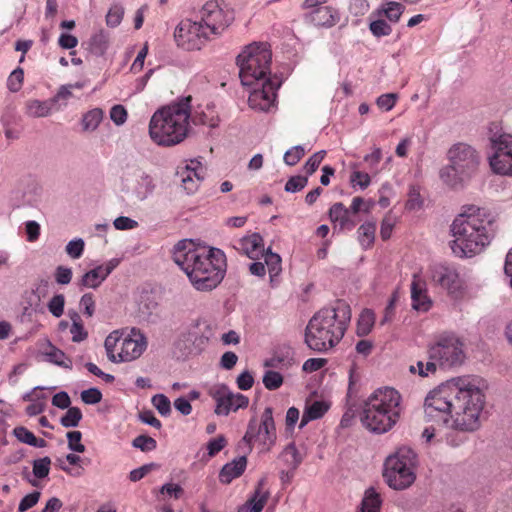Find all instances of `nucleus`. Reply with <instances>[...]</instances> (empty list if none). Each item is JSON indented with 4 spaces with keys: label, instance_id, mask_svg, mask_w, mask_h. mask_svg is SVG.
I'll return each mask as SVG.
<instances>
[{
    "label": "nucleus",
    "instance_id": "40",
    "mask_svg": "<svg viewBox=\"0 0 512 512\" xmlns=\"http://www.w3.org/2000/svg\"><path fill=\"white\" fill-rule=\"evenodd\" d=\"M263 255L265 258V265L268 268L271 278L277 276L282 270L280 256L271 251H267L265 254L263 253Z\"/></svg>",
    "mask_w": 512,
    "mask_h": 512
},
{
    "label": "nucleus",
    "instance_id": "8",
    "mask_svg": "<svg viewBox=\"0 0 512 512\" xmlns=\"http://www.w3.org/2000/svg\"><path fill=\"white\" fill-rule=\"evenodd\" d=\"M271 51L266 44H251L247 46L237 57L239 76L245 86L257 85L270 75Z\"/></svg>",
    "mask_w": 512,
    "mask_h": 512
},
{
    "label": "nucleus",
    "instance_id": "52",
    "mask_svg": "<svg viewBox=\"0 0 512 512\" xmlns=\"http://www.w3.org/2000/svg\"><path fill=\"white\" fill-rule=\"evenodd\" d=\"M133 446L141 451H152L157 447V442L154 438L147 435H139L133 440Z\"/></svg>",
    "mask_w": 512,
    "mask_h": 512
},
{
    "label": "nucleus",
    "instance_id": "1",
    "mask_svg": "<svg viewBox=\"0 0 512 512\" xmlns=\"http://www.w3.org/2000/svg\"><path fill=\"white\" fill-rule=\"evenodd\" d=\"M485 395L475 378H453L430 391L424 401L427 422L441 423L458 432H473L480 426Z\"/></svg>",
    "mask_w": 512,
    "mask_h": 512
},
{
    "label": "nucleus",
    "instance_id": "48",
    "mask_svg": "<svg viewBox=\"0 0 512 512\" xmlns=\"http://www.w3.org/2000/svg\"><path fill=\"white\" fill-rule=\"evenodd\" d=\"M79 306L86 317H92L96 309L94 294L85 293L80 299Z\"/></svg>",
    "mask_w": 512,
    "mask_h": 512
},
{
    "label": "nucleus",
    "instance_id": "32",
    "mask_svg": "<svg viewBox=\"0 0 512 512\" xmlns=\"http://www.w3.org/2000/svg\"><path fill=\"white\" fill-rule=\"evenodd\" d=\"M295 364L294 353L291 349L276 353L265 362V366L278 369H288Z\"/></svg>",
    "mask_w": 512,
    "mask_h": 512
},
{
    "label": "nucleus",
    "instance_id": "61",
    "mask_svg": "<svg viewBox=\"0 0 512 512\" xmlns=\"http://www.w3.org/2000/svg\"><path fill=\"white\" fill-rule=\"evenodd\" d=\"M81 399L86 404H96L102 399V393L97 388H90L82 391Z\"/></svg>",
    "mask_w": 512,
    "mask_h": 512
},
{
    "label": "nucleus",
    "instance_id": "13",
    "mask_svg": "<svg viewBox=\"0 0 512 512\" xmlns=\"http://www.w3.org/2000/svg\"><path fill=\"white\" fill-rule=\"evenodd\" d=\"M203 26L211 36L221 35L233 22V11L217 0L206 2L200 10Z\"/></svg>",
    "mask_w": 512,
    "mask_h": 512
},
{
    "label": "nucleus",
    "instance_id": "12",
    "mask_svg": "<svg viewBox=\"0 0 512 512\" xmlns=\"http://www.w3.org/2000/svg\"><path fill=\"white\" fill-rule=\"evenodd\" d=\"M276 440V428L273 419V409L266 407L258 422L255 418L249 421L243 441L251 445L259 443L264 449L269 450Z\"/></svg>",
    "mask_w": 512,
    "mask_h": 512
},
{
    "label": "nucleus",
    "instance_id": "6",
    "mask_svg": "<svg viewBox=\"0 0 512 512\" xmlns=\"http://www.w3.org/2000/svg\"><path fill=\"white\" fill-rule=\"evenodd\" d=\"M400 402L401 396L393 388L374 391L361 406L362 425L377 434L389 431L399 420Z\"/></svg>",
    "mask_w": 512,
    "mask_h": 512
},
{
    "label": "nucleus",
    "instance_id": "36",
    "mask_svg": "<svg viewBox=\"0 0 512 512\" xmlns=\"http://www.w3.org/2000/svg\"><path fill=\"white\" fill-rule=\"evenodd\" d=\"M103 119V111L100 108H94L83 115L82 126L85 131H94Z\"/></svg>",
    "mask_w": 512,
    "mask_h": 512
},
{
    "label": "nucleus",
    "instance_id": "46",
    "mask_svg": "<svg viewBox=\"0 0 512 512\" xmlns=\"http://www.w3.org/2000/svg\"><path fill=\"white\" fill-rule=\"evenodd\" d=\"M51 459L49 457H43L36 459L33 462V474L35 477L42 479L49 475Z\"/></svg>",
    "mask_w": 512,
    "mask_h": 512
},
{
    "label": "nucleus",
    "instance_id": "37",
    "mask_svg": "<svg viewBox=\"0 0 512 512\" xmlns=\"http://www.w3.org/2000/svg\"><path fill=\"white\" fill-rule=\"evenodd\" d=\"M281 457L292 471H295L302 462V457L293 443L285 447Z\"/></svg>",
    "mask_w": 512,
    "mask_h": 512
},
{
    "label": "nucleus",
    "instance_id": "30",
    "mask_svg": "<svg viewBox=\"0 0 512 512\" xmlns=\"http://www.w3.org/2000/svg\"><path fill=\"white\" fill-rule=\"evenodd\" d=\"M327 410L328 407L324 404V402L321 401H314L312 404L306 406L299 424V428H303L312 420L321 418Z\"/></svg>",
    "mask_w": 512,
    "mask_h": 512
},
{
    "label": "nucleus",
    "instance_id": "62",
    "mask_svg": "<svg viewBox=\"0 0 512 512\" xmlns=\"http://www.w3.org/2000/svg\"><path fill=\"white\" fill-rule=\"evenodd\" d=\"M326 363L327 360L323 358H310L304 362L302 369L307 373H312L323 368Z\"/></svg>",
    "mask_w": 512,
    "mask_h": 512
},
{
    "label": "nucleus",
    "instance_id": "11",
    "mask_svg": "<svg viewBox=\"0 0 512 512\" xmlns=\"http://www.w3.org/2000/svg\"><path fill=\"white\" fill-rule=\"evenodd\" d=\"M427 353L442 369L460 366L465 360L464 342L453 333L438 335L428 346Z\"/></svg>",
    "mask_w": 512,
    "mask_h": 512
},
{
    "label": "nucleus",
    "instance_id": "56",
    "mask_svg": "<svg viewBox=\"0 0 512 512\" xmlns=\"http://www.w3.org/2000/svg\"><path fill=\"white\" fill-rule=\"evenodd\" d=\"M68 447L70 450L83 453L85 446L81 443L82 433L80 431H70L67 433Z\"/></svg>",
    "mask_w": 512,
    "mask_h": 512
},
{
    "label": "nucleus",
    "instance_id": "4",
    "mask_svg": "<svg viewBox=\"0 0 512 512\" xmlns=\"http://www.w3.org/2000/svg\"><path fill=\"white\" fill-rule=\"evenodd\" d=\"M350 320V306L343 300H337L334 305L320 309L306 326V345L317 352L333 348L343 338Z\"/></svg>",
    "mask_w": 512,
    "mask_h": 512
},
{
    "label": "nucleus",
    "instance_id": "19",
    "mask_svg": "<svg viewBox=\"0 0 512 512\" xmlns=\"http://www.w3.org/2000/svg\"><path fill=\"white\" fill-rule=\"evenodd\" d=\"M205 175L206 168L197 159L190 160L184 167H179L176 173L182 187L188 194L197 191Z\"/></svg>",
    "mask_w": 512,
    "mask_h": 512
},
{
    "label": "nucleus",
    "instance_id": "39",
    "mask_svg": "<svg viewBox=\"0 0 512 512\" xmlns=\"http://www.w3.org/2000/svg\"><path fill=\"white\" fill-rule=\"evenodd\" d=\"M437 364L433 360H428L427 362L418 361L415 365H411L409 367V371L412 374H418L421 377H427L430 374H435L437 371Z\"/></svg>",
    "mask_w": 512,
    "mask_h": 512
},
{
    "label": "nucleus",
    "instance_id": "35",
    "mask_svg": "<svg viewBox=\"0 0 512 512\" xmlns=\"http://www.w3.org/2000/svg\"><path fill=\"white\" fill-rule=\"evenodd\" d=\"M51 112V106L46 101L30 100L26 103V114L30 117H46Z\"/></svg>",
    "mask_w": 512,
    "mask_h": 512
},
{
    "label": "nucleus",
    "instance_id": "29",
    "mask_svg": "<svg viewBox=\"0 0 512 512\" xmlns=\"http://www.w3.org/2000/svg\"><path fill=\"white\" fill-rule=\"evenodd\" d=\"M107 278V276L102 271L101 266H97L89 271H87L79 280V287L86 288H98Z\"/></svg>",
    "mask_w": 512,
    "mask_h": 512
},
{
    "label": "nucleus",
    "instance_id": "45",
    "mask_svg": "<svg viewBox=\"0 0 512 512\" xmlns=\"http://www.w3.org/2000/svg\"><path fill=\"white\" fill-rule=\"evenodd\" d=\"M24 81V71L22 68L18 67L11 72L7 79V88L11 92H18L23 85Z\"/></svg>",
    "mask_w": 512,
    "mask_h": 512
},
{
    "label": "nucleus",
    "instance_id": "41",
    "mask_svg": "<svg viewBox=\"0 0 512 512\" xmlns=\"http://www.w3.org/2000/svg\"><path fill=\"white\" fill-rule=\"evenodd\" d=\"M67 409V412L60 420L61 425L66 428L78 426L82 419L81 410L78 407H69Z\"/></svg>",
    "mask_w": 512,
    "mask_h": 512
},
{
    "label": "nucleus",
    "instance_id": "23",
    "mask_svg": "<svg viewBox=\"0 0 512 512\" xmlns=\"http://www.w3.org/2000/svg\"><path fill=\"white\" fill-rule=\"evenodd\" d=\"M329 217L342 230H352L356 226V221L352 219L350 210L341 202L335 203L330 207Z\"/></svg>",
    "mask_w": 512,
    "mask_h": 512
},
{
    "label": "nucleus",
    "instance_id": "2",
    "mask_svg": "<svg viewBox=\"0 0 512 512\" xmlns=\"http://www.w3.org/2000/svg\"><path fill=\"white\" fill-rule=\"evenodd\" d=\"M173 260L199 291L216 288L226 271V258L221 250L197 245L189 239L181 240L174 246Z\"/></svg>",
    "mask_w": 512,
    "mask_h": 512
},
{
    "label": "nucleus",
    "instance_id": "5",
    "mask_svg": "<svg viewBox=\"0 0 512 512\" xmlns=\"http://www.w3.org/2000/svg\"><path fill=\"white\" fill-rule=\"evenodd\" d=\"M191 97L158 109L151 117L149 135L160 146H173L182 142L188 133L191 115Z\"/></svg>",
    "mask_w": 512,
    "mask_h": 512
},
{
    "label": "nucleus",
    "instance_id": "7",
    "mask_svg": "<svg viewBox=\"0 0 512 512\" xmlns=\"http://www.w3.org/2000/svg\"><path fill=\"white\" fill-rule=\"evenodd\" d=\"M448 161L440 170V179L451 188L462 187L475 177L481 164L480 152L471 144L457 142L446 152Z\"/></svg>",
    "mask_w": 512,
    "mask_h": 512
},
{
    "label": "nucleus",
    "instance_id": "24",
    "mask_svg": "<svg viewBox=\"0 0 512 512\" xmlns=\"http://www.w3.org/2000/svg\"><path fill=\"white\" fill-rule=\"evenodd\" d=\"M190 118L195 125H205L210 128L217 127L220 122L214 104H207L204 108L199 107V110H196L193 115H190Z\"/></svg>",
    "mask_w": 512,
    "mask_h": 512
},
{
    "label": "nucleus",
    "instance_id": "15",
    "mask_svg": "<svg viewBox=\"0 0 512 512\" xmlns=\"http://www.w3.org/2000/svg\"><path fill=\"white\" fill-rule=\"evenodd\" d=\"M430 279L434 286H438L455 298H461L465 293V282L460 277L456 267L445 264H436L430 268Z\"/></svg>",
    "mask_w": 512,
    "mask_h": 512
},
{
    "label": "nucleus",
    "instance_id": "20",
    "mask_svg": "<svg viewBox=\"0 0 512 512\" xmlns=\"http://www.w3.org/2000/svg\"><path fill=\"white\" fill-rule=\"evenodd\" d=\"M304 18L315 26L326 28L335 26L340 20L337 9L327 5H323L311 13H305Z\"/></svg>",
    "mask_w": 512,
    "mask_h": 512
},
{
    "label": "nucleus",
    "instance_id": "42",
    "mask_svg": "<svg viewBox=\"0 0 512 512\" xmlns=\"http://www.w3.org/2000/svg\"><path fill=\"white\" fill-rule=\"evenodd\" d=\"M72 320H73V323L70 327V334L72 336V341L73 342H81V341L85 340L88 337V333L85 330V328L81 322L80 316L78 314H76L72 318Z\"/></svg>",
    "mask_w": 512,
    "mask_h": 512
},
{
    "label": "nucleus",
    "instance_id": "57",
    "mask_svg": "<svg viewBox=\"0 0 512 512\" xmlns=\"http://www.w3.org/2000/svg\"><path fill=\"white\" fill-rule=\"evenodd\" d=\"M40 496L41 493L38 491H34L24 496L19 503L18 511L26 512L30 508L34 507L38 503Z\"/></svg>",
    "mask_w": 512,
    "mask_h": 512
},
{
    "label": "nucleus",
    "instance_id": "63",
    "mask_svg": "<svg viewBox=\"0 0 512 512\" xmlns=\"http://www.w3.org/2000/svg\"><path fill=\"white\" fill-rule=\"evenodd\" d=\"M161 494H167L170 497H173L175 499H179L184 494L183 488L178 484L173 483H167L164 484L160 489Z\"/></svg>",
    "mask_w": 512,
    "mask_h": 512
},
{
    "label": "nucleus",
    "instance_id": "25",
    "mask_svg": "<svg viewBox=\"0 0 512 512\" xmlns=\"http://www.w3.org/2000/svg\"><path fill=\"white\" fill-rule=\"evenodd\" d=\"M247 459L241 456L223 466L219 473V480L221 483L229 484L233 479L241 476L246 468Z\"/></svg>",
    "mask_w": 512,
    "mask_h": 512
},
{
    "label": "nucleus",
    "instance_id": "22",
    "mask_svg": "<svg viewBox=\"0 0 512 512\" xmlns=\"http://www.w3.org/2000/svg\"><path fill=\"white\" fill-rule=\"evenodd\" d=\"M235 248L243 252L250 259H257L264 253L263 239L258 233L241 238L238 240Z\"/></svg>",
    "mask_w": 512,
    "mask_h": 512
},
{
    "label": "nucleus",
    "instance_id": "9",
    "mask_svg": "<svg viewBox=\"0 0 512 512\" xmlns=\"http://www.w3.org/2000/svg\"><path fill=\"white\" fill-rule=\"evenodd\" d=\"M417 455L409 447L403 446L387 457L384 463L383 476L389 487L403 490L411 486L415 479Z\"/></svg>",
    "mask_w": 512,
    "mask_h": 512
},
{
    "label": "nucleus",
    "instance_id": "34",
    "mask_svg": "<svg viewBox=\"0 0 512 512\" xmlns=\"http://www.w3.org/2000/svg\"><path fill=\"white\" fill-rule=\"evenodd\" d=\"M375 324V313L371 309H364L357 322V334L359 336L368 335Z\"/></svg>",
    "mask_w": 512,
    "mask_h": 512
},
{
    "label": "nucleus",
    "instance_id": "17",
    "mask_svg": "<svg viewBox=\"0 0 512 512\" xmlns=\"http://www.w3.org/2000/svg\"><path fill=\"white\" fill-rule=\"evenodd\" d=\"M259 84L261 87H255L250 92L248 103L254 110L268 112L276 105L280 83L277 80L268 79Z\"/></svg>",
    "mask_w": 512,
    "mask_h": 512
},
{
    "label": "nucleus",
    "instance_id": "28",
    "mask_svg": "<svg viewBox=\"0 0 512 512\" xmlns=\"http://www.w3.org/2000/svg\"><path fill=\"white\" fill-rule=\"evenodd\" d=\"M381 505V495L373 487H370L365 491L357 512H380Z\"/></svg>",
    "mask_w": 512,
    "mask_h": 512
},
{
    "label": "nucleus",
    "instance_id": "14",
    "mask_svg": "<svg viewBox=\"0 0 512 512\" xmlns=\"http://www.w3.org/2000/svg\"><path fill=\"white\" fill-rule=\"evenodd\" d=\"M490 143L493 149L489 158L492 171L499 175H512V134H494Z\"/></svg>",
    "mask_w": 512,
    "mask_h": 512
},
{
    "label": "nucleus",
    "instance_id": "16",
    "mask_svg": "<svg viewBox=\"0 0 512 512\" xmlns=\"http://www.w3.org/2000/svg\"><path fill=\"white\" fill-rule=\"evenodd\" d=\"M178 46L186 50H199L211 35L200 21L183 20L175 30Z\"/></svg>",
    "mask_w": 512,
    "mask_h": 512
},
{
    "label": "nucleus",
    "instance_id": "3",
    "mask_svg": "<svg viewBox=\"0 0 512 512\" xmlns=\"http://www.w3.org/2000/svg\"><path fill=\"white\" fill-rule=\"evenodd\" d=\"M497 231L498 222L493 213L485 208L469 207L452 222L451 249L457 257H474L491 244Z\"/></svg>",
    "mask_w": 512,
    "mask_h": 512
},
{
    "label": "nucleus",
    "instance_id": "33",
    "mask_svg": "<svg viewBox=\"0 0 512 512\" xmlns=\"http://www.w3.org/2000/svg\"><path fill=\"white\" fill-rule=\"evenodd\" d=\"M358 240L363 248L372 246L375 240L376 223L374 221H366L358 228Z\"/></svg>",
    "mask_w": 512,
    "mask_h": 512
},
{
    "label": "nucleus",
    "instance_id": "53",
    "mask_svg": "<svg viewBox=\"0 0 512 512\" xmlns=\"http://www.w3.org/2000/svg\"><path fill=\"white\" fill-rule=\"evenodd\" d=\"M308 183L307 176L296 175L288 179L285 184V191L295 193L301 191Z\"/></svg>",
    "mask_w": 512,
    "mask_h": 512
},
{
    "label": "nucleus",
    "instance_id": "31",
    "mask_svg": "<svg viewBox=\"0 0 512 512\" xmlns=\"http://www.w3.org/2000/svg\"><path fill=\"white\" fill-rule=\"evenodd\" d=\"M264 480H260L253 496L248 500L249 512H261L269 497L268 491L263 489Z\"/></svg>",
    "mask_w": 512,
    "mask_h": 512
},
{
    "label": "nucleus",
    "instance_id": "43",
    "mask_svg": "<svg viewBox=\"0 0 512 512\" xmlns=\"http://www.w3.org/2000/svg\"><path fill=\"white\" fill-rule=\"evenodd\" d=\"M124 16V8L119 4H114L110 7L107 15H106V24L109 27H117Z\"/></svg>",
    "mask_w": 512,
    "mask_h": 512
},
{
    "label": "nucleus",
    "instance_id": "21",
    "mask_svg": "<svg viewBox=\"0 0 512 512\" xmlns=\"http://www.w3.org/2000/svg\"><path fill=\"white\" fill-rule=\"evenodd\" d=\"M411 300L412 307L417 311L427 312L432 306L425 282L416 275H414L411 283Z\"/></svg>",
    "mask_w": 512,
    "mask_h": 512
},
{
    "label": "nucleus",
    "instance_id": "59",
    "mask_svg": "<svg viewBox=\"0 0 512 512\" xmlns=\"http://www.w3.org/2000/svg\"><path fill=\"white\" fill-rule=\"evenodd\" d=\"M127 115V110L120 104L114 105L110 110V118L118 126L126 122Z\"/></svg>",
    "mask_w": 512,
    "mask_h": 512
},
{
    "label": "nucleus",
    "instance_id": "38",
    "mask_svg": "<svg viewBox=\"0 0 512 512\" xmlns=\"http://www.w3.org/2000/svg\"><path fill=\"white\" fill-rule=\"evenodd\" d=\"M108 40L103 31H99L92 35L89 40V49L96 55H102L107 48Z\"/></svg>",
    "mask_w": 512,
    "mask_h": 512
},
{
    "label": "nucleus",
    "instance_id": "10",
    "mask_svg": "<svg viewBox=\"0 0 512 512\" xmlns=\"http://www.w3.org/2000/svg\"><path fill=\"white\" fill-rule=\"evenodd\" d=\"M107 357L112 362H128L139 358L147 348L146 337L136 329L122 337L118 331L110 333L104 343Z\"/></svg>",
    "mask_w": 512,
    "mask_h": 512
},
{
    "label": "nucleus",
    "instance_id": "55",
    "mask_svg": "<svg viewBox=\"0 0 512 512\" xmlns=\"http://www.w3.org/2000/svg\"><path fill=\"white\" fill-rule=\"evenodd\" d=\"M326 152L324 150L314 153L305 163L304 170L307 175H312L320 166Z\"/></svg>",
    "mask_w": 512,
    "mask_h": 512
},
{
    "label": "nucleus",
    "instance_id": "50",
    "mask_svg": "<svg viewBox=\"0 0 512 512\" xmlns=\"http://www.w3.org/2000/svg\"><path fill=\"white\" fill-rule=\"evenodd\" d=\"M65 297L63 294L54 295L48 303V310L54 317H61L64 313Z\"/></svg>",
    "mask_w": 512,
    "mask_h": 512
},
{
    "label": "nucleus",
    "instance_id": "49",
    "mask_svg": "<svg viewBox=\"0 0 512 512\" xmlns=\"http://www.w3.org/2000/svg\"><path fill=\"white\" fill-rule=\"evenodd\" d=\"M305 152L306 151L303 146H294L284 154V162L289 166H294L303 158Z\"/></svg>",
    "mask_w": 512,
    "mask_h": 512
},
{
    "label": "nucleus",
    "instance_id": "47",
    "mask_svg": "<svg viewBox=\"0 0 512 512\" xmlns=\"http://www.w3.org/2000/svg\"><path fill=\"white\" fill-rule=\"evenodd\" d=\"M369 29L375 37L388 36L392 33V27L382 19L373 20Z\"/></svg>",
    "mask_w": 512,
    "mask_h": 512
},
{
    "label": "nucleus",
    "instance_id": "27",
    "mask_svg": "<svg viewBox=\"0 0 512 512\" xmlns=\"http://www.w3.org/2000/svg\"><path fill=\"white\" fill-rule=\"evenodd\" d=\"M404 10H405V7L401 3L391 1V2L386 3L381 8L375 10L371 14V16L372 17L385 16L390 22L397 23L400 20L401 15L403 14Z\"/></svg>",
    "mask_w": 512,
    "mask_h": 512
},
{
    "label": "nucleus",
    "instance_id": "60",
    "mask_svg": "<svg viewBox=\"0 0 512 512\" xmlns=\"http://www.w3.org/2000/svg\"><path fill=\"white\" fill-rule=\"evenodd\" d=\"M72 270L71 268L58 266L55 270V281L60 285H67L71 282Z\"/></svg>",
    "mask_w": 512,
    "mask_h": 512
},
{
    "label": "nucleus",
    "instance_id": "54",
    "mask_svg": "<svg viewBox=\"0 0 512 512\" xmlns=\"http://www.w3.org/2000/svg\"><path fill=\"white\" fill-rule=\"evenodd\" d=\"M152 404L162 416H167L171 412L170 400L163 394L153 396Z\"/></svg>",
    "mask_w": 512,
    "mask_h": 512
},
{
    "label": "nucleus",
    "instance_id": "64",
    "mask_svg": "<svg viewBox=\"0 0 512 512\" xmlns=\"http://www.w3.org/2000/svg\"><path fill=\"white\" fill-rule=\"evenodd\" d=\"M13 433L20 442L28 445H31L32 441H34L35 438V435L23 426L14 428Z\"/></svg>",
    "mask_w": 512,
    "mask_h": 512
},
{
    "label": "nucleus",
    "instance_id": "18",
    "mask_svg": "<svg viewBox=\"0 0 512 512\" xmlns=\"http://www.w3.org/2000/svg\"><path fill=\"white\" fill-rule=\"evenodd\" d=\"M210 395L216 402L217 415L227 416L231 411L246 408L249 404L247 396L240 393L234 394L226 386L212 389Z\"/></svg>",
    "mask_w": 512,
    "mask_h": 512
},
{
    "label": "nucleus",
    "instance_id": "26",
    "mask_svg": "<svg viewBox=\"0 0 512 512\" xmlns=\"http://www.w3.org/2000/svg\"><path fill=\"white\" fill-rule=\"evenodd\" d=\"M43 355L46 357V360L50 363H53L57 366L63 368H72V360L66 356V354L54 346L51 342H47L45 348L43 349Z\"/></svg>",
    "mask_w": 512,
    "mask_h": 512
},
{
    "label": "nucleus",
    "instance_id": "58",
    "mask_svg": "<svg viewBox=\"0 0 512 512\" xmlns=\"http://www.w3.org/2000/svg\"><path fill=\"white\" fill-rule=\"evenodd\" d=\"M84 246L82 239L72 240L66 245V252L71 258L78 259L83 254Z\"/></svg>",
    "mask_w": 512,
    "mask_h": 512
},
{
    "label": "nucleus",
    "instance_id": "44",
    "mask_svg": "<svg viewBox=\"0 0 512 512\" xmlns=\"http://www.w3.org/2000/svg\"><path fill=\"white\" fill-rule=\"evenodd\" d=\"M263 384L268 390H276L283 384V377L279 372L268 370L263 376Z\"/></svg>",
    "mask_w": 512,
    "mask_h": 512
},
{
    "label": "nucleus",
    "instance_id": "51",
    "mask_svg": "<svg viewBox=\"0 0 512 512\" xmlns=\"http://www.w3.org/2000/svg\"><path fill=\"white\" fill-rule=\"evenodd\" d=\"M371 182V178L368 173L359 170H354L350 174V183L353 187H360L362 190L366 189Z\"/></svg>",
    "mask_w": 512,
    "mask_h": 512
}]
</instances>
